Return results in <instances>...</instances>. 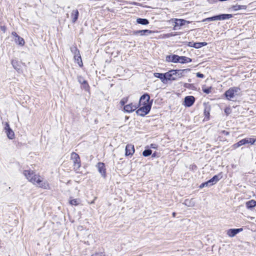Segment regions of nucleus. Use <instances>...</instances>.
<instances>
[{
	"label": "nucleus",
	"mask_w": 256,
	"mask_h": 256,
	"mask_svg": "<svg viewBox=\"0 0 256 256\" xmlns=\"http://www.w3.org/2000/svg\"><path fill=\"white\" fill-rule=\"evenodd\" d=\"M246 207L248 209H250L256 206V201L255 200H252L246 202Z\"/></svg>",
	"instance_id": "20"
},
{
	"label": "nucleus",
	"mask_w": 256,
	"mask_h": 256,
	"mask_svg": "<svg viewBox=\"0 0 256 256\" xmlns=\"http://www.w3.org/2000/svg\"><path fill=\"white\" fill-rule=\"evenodd\" d=\"M6 132L8 138L12 140L14 138V132L12 129H9V130L6 131Z\"/></svg>",
	"instance_id": "27"
},
{
	"label": "nucleus",
	"mask_w": 256,
	"mask_h": 256,
	"mask_svg": "<svg viewBox=\"0 0 256 256\" xmlns=\"http://www.w3.org/2000/svg\"><path fill=\"white\" fill-rule=\"evenodd\" d=\"M23 174L26 179L34 184L36 185L39 188H50L48 182L46 180H44V178L36 174L34 171L32 170H25L24 171Z\"/></svg>",
	"instance_id": "1"
},
{
	"label": "nucleus",
	"mask_w": 256,
	"mask_h": 256,
	"mask_svg": "<svg viewBox=\"0 0 256 256\" xmlns=\"http://www.w3.org/2000/svg\"><path fill=\"white\" fill-rule=\"evenodd\" d=\"M150 148H156L157 147L156 144H150Z\"/></svg>",
	"instance_id": "43"
},
{
	"label": "nucleus",
	"mask_w": 256,
	"mask_h": 256,
	"mask_svg": "<svg viewBox=\"0 0 256 256\" xmlns=\"http://www.w3.org/2000/svg\"><path fill=\"white\" fill-rule=\"evenodd\" d=\"M78 82L82 84H83L86 80L81 76H78Z\"/></svg>",
	"instance_id": "35"
},
{
	"label": "nucleus",
	"mask_w": 256,
	"mask_h": 256,
	"mask_svg": "<svg viewBox=\"0 0 256 256\" xmlns=\"http://www.w3.org/2000/svg\"><path fill=\"white\" fill-rule=\"evenodd\" d=\"M69 203L72 206H78L80 204V199H70L69 201Z\"/></svg>",
	"instance_id": "24"
},
{
	"label": "nucleus",
	"mask_w": 256,
	"mask_h": 256,
	"mask_svg": "<svg viewBox=\"0 0 256 256\" xmlns=\"http://www.w3.org/2000/svg\"><path fill=\"white\" fill-rule=\"evenodd\" d=\"M71 160L74 163V168L76 171H78L80 166V158L78 154L73 152L71 154Z\"/></svg>",
	"instance_id": "2"
},
{
	"label": "nucleus",
	"mask_w": 256,
	"mask_h": 256,
	"mask_svg": "<svg viewBox=\"0 0 256 256\" xmlns=\"http://www.w3.org/2000/svg\"><path fill=\"white\" fill-rule=\"evenodd\" d=\"M210 186L209 184H208V181H207L206 182H204V183H202L200 185V188H204V186Z\"/></svg>",
	"instance_id": "37"
},
{
	"label": "nucleus",
	"mask_w": 256,
	"mask_h": 256,
	"mask_svg": "<svg viewBox=\"0 0 256 256\" xmlns=\"http://www.w3.org/2000/svg\"><path fill=\"white\" fill-rule=\"evenodd\" d=\"M150 96L148 94H144L140 100V104H148L150 100Z\"/></svg>",
	"instance_id": "10"
},
{
	"label": "nucleus",
	"mask_w": 256,
	"mask_h": 256,
	"mask_svg": "<svg viewBox=\"0 0 256 256\" xmlns=\"http://www.w3.org/2000/svg\"><path fill=\"white\" fill-rule=\"evenodd\" d=\"M98 256H105L104 255L100 254Z\"/></svg>",
	"instance_id": "49"
},
{
	"label": "nucleus",
	"mask_w": 256,
	"mask_h": 256,
	"mask_svg": "<svg viewBox=\"0 0 256 256\" xmlns=\"http://www.w3.org/2000/svg\"><path fill=\"white\" fill-rule=\"evenodd\" d=\"M78 10H73L71 13V18L72 22L74 23L78 20Z\"/></svg>",
	"instance_id": "16"
},
{
	"label": "nucleus",
	"mask_w": 256,
	"mask_h": 256,
	"mask_svg": "<svg viewBox=\"0 0 256 256\" xmlns=\"http://www.w3.org/2000/svg\"><path fill=\"white\" fill-rule=\"evenodd\" d=\"M240 90V88L236 87L230 88L226 92L225 96L228 100H232L238 94Z\"/></svg>",
	"instance_id": "3"
},
{
	"label": "nucleus",
	"mask_w": 256,
	"mask_h": 256,
	"mask_svg": "<svg viewBox=\"0 0 256 256\" xmlns=\"http://www.w3.org/2000/svg\"><path fill=\"white\" fill-rule=\"evenodd\" d=\"M256 141V139L254 138H246L242 140L239 141L238 142L234 144V146L235 148H238L242 145L245 144H254Z\"/></svg>",
	"instance_id": "6"
},
{
	"label": "nucleus",
	"mask_w": 256,
	"mask_h": 256,
	"mask_svg": "<svg viewBox=\"0 0 256 256\" xmlns=\"http://www.w3.org/2000/svg\"><path fill=\"white\" fill-rule=\"evenodd\" d=\"M216 20H224L229 19L231 18H232V14H222L220 15L216 16Z\"/></svg>",
	"instance_id": "17"
},
{
	"label": "nucleus",
	"mask_w": 256,
	"mask_h": 256,
	"mask_svg": "<svg viewBox=\"0 0 256 256\" xmlns=\"http://www.w3.org/2000/svg\"><path fill=\"white\" fill-rule=\"evenodd\" d=\"M74 60L76 62L78 66L82 67L83 65L82 62V60L81 56L80 54L74 56Z\"/></svg>",
	"instance_id": "21"
},
{
	"label": "nucleus",
	"mask_w": 256,
	"mask_h": 256,
	"mask_svg": "<svg viewBox=\"0 0 256 256\" xmlns=\"http://www.w3.org/2000/svg\"><path fill=\"white\" fill-rule=\"evenodd\" d=\"M92 256H94V254H93V255H92Z\"/></svg>",
	"instance_id": "50"
},
{
	"label": "nucleus",
	"mask_w": 256,
	"mask_h": 256,
	"mask_svg": "<svg viewBox=\"0 0 256 256\" xmlns=\"http://www.w3.org/2000/svg\"><path fill=\"white\" fill-rule=\"evenodd\" d=\"M222 178L221 174H218L213 176L210 180H208L210 186H212L216 184Z\"/></svg>",
	"instance_id": "12"
},
{
	"label": "nucleus",
	"mask_w": 256,
	"mask_h": 256,
	"mask_svg": "<svg viewBox=\"0 0 256 256\" xmlns=\"http://www.w3.org/2000/svg\"><path fill=\"white\" fill-rule=\"evenodd\" d=\"M136 22L138 24H141L142 25H146L149 23L148 20L147 19L141 18H138L136 20Z\"/></svg>",
	"instance_id": "26"
},
{
	"label": "nucleus",
	"mask_w": 256,
	"mask_h": 256,
	"mask_svg": "<svg viewBox=\"0 0 256 256\" xmlns=\"http://www.w3.org/2000/svg\"><path fill=\"white\" fill-rule=\"evenodd\" d=\"M188 46H190L194 47L196 48H200V42H195L193 44V45L188 44Z\"/></svg>",
	"instance_id": "34"
},
{
	"label": "nucleus",
	"mask_w": 256,
	"mask_h": 256,
	"mask_svg": "<svg viewBox=\"0 0 256 256\" xmlns=\"http://www.w3.org/2000/svg\"><path fill=\"white\" fill-rule=\"evenodd\" d=\"M82 88L86 90H88V84L87 82H85L83 84H82Z\"/></svg>",
	"instance_id": "33"
},
{
	"label": "nucleus",
	"mask_w": 256,
	"mask_h": 256,
	"mask_svg": "<svg viewBox=\"0 0 256 256\" xmlns=\"http://www.w3.org/2000/svg\"><path fill=\"white\" fill-rule=\"evenodd\" d=\"M192 62V59L184 56H179L178 62L186 64Z\"/></svg>",
	"instance_id": "19"
},
{
	"label": "nucleus",
	"mask_w": 256,
	"mask_h": 256,
	"mask_svg": "<svg viewBox=\"0 0 256 256\" xmlns=\"http://www.w3.org/2000/svg\"><path fill=\"white\" fill-rule=\"evenodd\" d=\"M222 132L224 133L226 135H228V132H226L225 130H223Z\"/></svg>",
	"instance_id": "45"
},
{
	"label": "nucleus",
	"mask_w": 256,
	"mask_h": 256,
	"mask_svg": "<svg viewBox=\"0 0 256 256\" xmlns=\"http://www.w3.org/2000/svg\"><path fill=\"white\" fill-rule=\"evenodd\" d=\"M210 110V106H206L205 107V108L204 110V114L205 116L207 118V119L209 118Z\"/></svg>",
	"instance_id": "29"
},
{
	"label": "nucleus",
	"mask_w": 256,
	"mask_h": 256,
	"mask_svg": "<svg viewBox=\"0 0 256 256\" xmlns=\"http://www.w3.org/2000/svg\"><path fill=\"white\" fill-rule=\"evenodd\" d=\"M202 90L206 94H208L211 92V88H202Z\"/></svg>",
	"instance_id": "36"
},
{
	"label": "nucleus",
	"mask_w": 256,
	"mask_h": 256,
	"mask_svg": "<svg viewBox=\"0 0 256 256\" xmlns=\"http://www.w3.org/2000/svg\"><path fill=\"white\" fill-rule=\"evenodd\" d=\"M242 228H232L229 229L227 231V234L230 237L234 236L237 234L242 232Z\"/></svg>",
	"instance_id": "8"
},
{
	"label": "nucleus",
	"mask_w": 256,
	"mask_h": 256,
	"mask_svg": "<svg viewBox=\"0 0 256 256\" xmlns=\"http://www.w3.org/2000/svg\"><path fill=\"white\" fill-rule=\"evenodd\" d=\"M12 34L14 36V38H16L17 37H18L19 36L18 35V34L14 32H13L12 33Z\"/></svg>",
	"instance_id": "40"
},
{
	"label": "nucleus",
	"mask_w": 256,
	"mask_h": 256,
	"mask_svg": "<svg viewBox=\"0 0 256 256\" xmlns=\"http://www.w3.org/2000/svg\"><path fill=\"white\" fill-rule=\"evenodd\" d=\"M180 70H171L164 73V81L166 82L168 80H176V74L178 72H180Z\"/></svg>",
	"instance_id": "4"
},
{
	"label": "nucleus",
	"mask_w": 256,
	"mask_h": 256,
	"mask_svg": "<svg viewBox=\"0 0 256 256\" xmlns=\"http://www.w3.org/2000/svg\"><path fill=\"white\" fill-rule=\"evenodd\" d=\"M70 50L74 54V56L76 55H78L80 54V52L76 46H72L70 48Z\"/></svg>",
	"instance_id": "28"
},
{
	"label": "nucleus",
	"mask_w": 256,
	"mask_h": 256,
	"mask_svg": "<svg viewBox=\"0 0 256 256\" xmlns=\"http://www.w3.org/2000/svg\"><path fill=\"white\" fill-rule=\"evenodd\" d=\"M175 21V25L174 26V30H176V27L178 26H182L186 24H190V22L182 19H176Z\"/></svg>",
	"instance_id": "13"
},
{
	"label": "nucleus",
	"mask_w": 256,
	"mask_h": 256,
	"mask_svg": "<svg viewBox=\"0 0 256 256\" xmlns=\"http://www.w3.org/2000/svg\"><path fill=\"white\" fill-rule=\"evenodd\" d=\"M15 42L20 46H24V40L23 38L18 36L16 38H14Z\"/></svg>",
	"instance_id": "23"
},
{
	"label": "nucleus",
	"mask_w": 256,
	"mask_h": 256,
	"mask_svg": "<svg viewBox=\"0 0 256 256\" xmlns=\"http://www.w3.org/2000/svg\"><path fill=\"white\" fill-rule=\"evenodd\" d=\"M207 44L206 42H200V48L202 46H206Z\"/></svg>",
	"instance_id": "44"
},
{
	"label": "nucleus",
	"mask_w": 256,
	"mask_h": 256,
	"mask_svg": "<svg viewBox=\"0 0 256 256\" xmlns=\"http://www.w3.org/2000/svg\"><path fill=\"white\" fill-rule=\"evenodd\" d=\"M99 172L104 178L106 177V168L104 163L99 162L97 165Z\"/></svg>",
	"instance_id": "11"
},
{
	"label": "nucleus",
	"mask_w": 256,
	"mask_h": 256,
	"mask_svg": "<svg viewBox=\"0 0 256 256\" xmlns=\"http://www.w3.org/2000/svg\"><path fill=\"white\" fill-rule=\"evenodd\" d=\"M194 100L195 98L193 96H187L184 98L185 105L190 107L194 104Z\"/></svg>",
	"instance_id": "7"
},
{
	"label": "nucleus",
	"mask_w": 256,
	"mask_h": 256,
	"mask_svg": "<svg viewBox=\"0 0 256 256\" xmlns=\"http://www.w3.org/2000/svg\"><path fill=\"white\" fill-rule=\"evenodd\" d=\"M196 76L200 78H203L204 77V75L200 72H197Z\"/></svg>",
	"instance_id": "39"
},
{
	"label": "nucleus",
	"mask_w": 256,
	"mask_h": 256,
	"mask_svg": "<svg viewBox=\"0 0 256 256\" xmlns=\"http://www.w3.org/2000/svg\"><path fill=\"white\" fill-rule=\"evenodd\" d=\"M212 20H217L216 16L210 17V18H204L202 20V22H210V21H212Z\"/></svg>",
	"instance_id": "32"
},
{
	"label": "nucleus",
	"mask_w": 256,
	"mask_h": 256,
	"mask_svg": "<svg viewBox=\"0 0 256 256\" xmlns=\"http://www.w3.org/2000/svg\"><path fill=\"white\" fill-rule=\"evenodd\" d=\"M152 33V31L148 30H139L134 31V34H140V36H144L147 34Z\"/></svg>",
	"instance_id": "18"
},
{
	"label": "nucleus",
	"mask_w": 256,
	"mask_h": 256,
	"mask_svg": "<svg viewBox=\"0 0 256 256\" xmlns=\"http://www.w3.org/2000/svg\"><path fill=\"white\" fill-rule=\"evenodd\" d=\"M155 156H156V154H155V153H154V154H152V157H153V158H154V157H155Z\"/></svg>",
	"instance_id": "47"
},
{
	"label": "nucleus",
	"mask_w": 256,
	"mask_h": 256,
	"mask_svg": "<svg viewBox=\"0 0 256 256\" xmlns=\"http://www.w3.org/2000/svg\"><path fill=\"white\" fill-rule=\"evenodd\" d=\"M4 126H4V130H6H6H9V129H11V128H10V125H9V124H8V122H6V123L4 124Z\"/></svg>",
	"instance_id": "38"
},
{
	"label": "nucleus",
	"mask_w": 256,
	"mask_h": 256,
	"mask_svg": "<svg viewBox=\"0 0 256 256\" xmlns=\"http://www.w3.org/2000/svg\"><path fill=\"white\" fill-rule=\"evenodd\" d=\"M230 108H226L225 110H224V112H225L226 114H228L230 113Z\"/></svg>",
	"instance_id": "42"
},
{
	"label": "nucleus",
	"mask_w": 256,
	"mask_h": 256,
	"mask_svg": "<svg viewBox=\"0 0 256 256\" xmlns=\"http://www.w3.org/2000/svg\"><path fill=\"white\" fill-rule=\"evenodd\" d=\"M154 76L155 77L159 78L162 82L165 83L164 74L156 72L154 74Z\"/></svg>",
	"instance_id": "25"
},
{
	"label": "nucleus",
	"mask_w": 256,
	"mask_h": 256,
	"mask_svg": "<svg viewBox=\"0 0 256 256\" xmlns=\"http://www.w3.org/2000/svg\"><path fill=\"white\" fill-rule=\"evenodd\" d=\"M134 152V146L131 144H127L126 147V156H132Z\"/></svg>",
	"instance_id": "9"
},
{
	"label": "nucleus",
	"mask_w": 256,
	"mask_h": 256,
	"mask_svg": "<svg viewBox=\"0 0 256 256\" xmlns=\"http://www.w3.org/2000/svg\"><path fill=\"white\" fill-rule=\"evenodd\" d=\"M179 56L176 54L168 56L166 57V60L168 62H178Z\"/></svg>",
	"instance_id": "15"
},
{
	"label": "nucleus",
	"mask_w": 256,
	"mask_h": 256,
	"mask_svg": "<svg viewBox=\"0 0 256 256\" xmlns=\"http://www.w3.org/2000/svg\"><path fill=\"white\" fill-rule=\"evenodd\" d=\"M176 212H174L172 213V216H173V217H174V216H176Z\"/></svg>",
	"instance_id": "46"
},
{
	"label": "nucleus",
	"mask_w": 256,
	"mask_h": 256,
	"mask_svg": "<svg viewBox=\"0 0 256 256\" xmlns=\"http://www.w3.org/2000/svg\"><path fill=\"white\" fill-rule=\"evenodd\" d=\"M142 106L136 110V114L140 116H144L150 111V104H142Z\"/></svg>",
	"instance_id": "5"
},
{
	"label": "nucleus",
	"mask_w": 256,
	"mask_h": 256,
	"mask_svg": "<svg viewBox=\"0 0 256 256\" xmlns=\"http://www.w3.org/2000/svg\"><path fill=\"white\" fill-rule=\"evenodd\" d=\"M12 64L13 68L16 70H18L20 68L18 67V62L16 60H12L11 62Z\"/></svg>",
	"instance_id": "30"
},
{
	"label": "nucleus",
	"mask_w": 256,
	"mask_h": 256,
	"mask_svg": "<svg viewBox=\"0 0 256 256\" xmlns=\"http://www.w3.org/2000/svg\"><path fill=\"white\" fill-rule=\"evenodd\" d=\"M0 29L2 31H3L4 32H6V26H0Z\"/></svg>",
	"instance_id": "41"
},
{
	"label": "nucleus",
	"mask_w": 256,
	"mask_h": 256,
	"mask_svg": "<svg viewBox=\"0 0 256 256\" xmlns=\"http://www.w3.org/2000/svg\"><path fill=\"white\" fill-rule=\"evenodd\" d=\"M184 204L188 206L192 207L194 206L195 202L193 199H187L184 200Z\"/></svg>",
	"instance_id": "22"
},
{
	"label": "nucleus",
	"mask_w": 256,
	"mask_h": 256,
	"mask_svg": "<svg viewBox=\"0 0 256 256\" xmlns=\"http://www.w3.org/2000/svg\"><path fill=\"white\" fill-rule=\"evenodd\" d=\"M137 108V106L136 104H126L124 106V110L128 112H134V110H136Z\"/></svg>",
	"instance_id": "14"
},
{
	"label": "nucleus",
	"mask_w": 256,
	"mask_h": 256,
	"mask_svg": "<svg viewBox=\"0 0 256 256\" xmlns=\"http://www.w3.org/2000/svg\"><path fill=\"white\" fill-rule=\"evenodd\" d=\"M152 153V151L150 150H146L142 152V155L144 156H150Z\"/></svg>",
	"instance_id": "31"
},
{
	"label": "nucleus",
	"mask_w": 256,
	"mask_h": 256,
	"mask_svg": "<svg viewBox=\"0 0 256 256\" xmlns=\"http://www.w3.org/2000/svg\"><path fill=\"white\" fill-rule=\"evenodd\" d=\"M193 44H194V43H193V42H190L188 44H190V45H193Z\"/></svg>",
	"instance_id": "48"
}]
</instances>
